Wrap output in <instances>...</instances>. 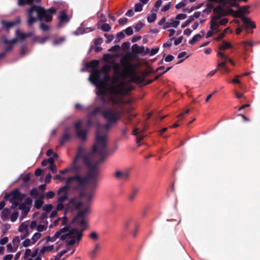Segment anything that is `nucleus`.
<instances>
[{"label": "nucleus", "instance_id": "f03ea898", "mask_svg": "<svg viewBox=\"0 0 260 260\" xmlns=\"http://www.w3.org/2000/svg\"><path fill=\"white\" fill-rule=\"evenodd\" d=\"M120 63L121 66L124 67L122 72L120 71V65L118 63L115 62L114 60L110 61V64L112 66L115 74L117 75L116 78H113L112 83H116L120 78L126 79L128 77L130 78L129 81H142V78L138 76L135 72V66L127 57H123L120 59Z\"/></svg>", "mask_w": 260, "mask_h": 260}, {"label": "nucleus", "instance_id": "cd10ccee", "mask_svg": "<svg viewBox=\"0 0 260 260\" xmlns=\"http://www.w3.org/2000/svg\"><path fill=\"white\" fill-rule=\"evenodd\" d=\"M201 32L202 33V35L200 34H197L194 35L192 38L189 41V43L191 45H193L202 38L204 36V31H202Z\"/></svg>", "mask_w": 260, "mask_h": 260}, {"label": "nucleus", "instance_id": "ddd939ff", "mask_svg": "<svg viewBox=\"0 0 260 260\" xmlns=\"http://www.w3.org/2000/svg\"><path fill=\"white\" fill-rule=\"evenodd\" d=\"M114 176L118 180L126 181L129 180L131 173L128 170H126L124 171L117 170L114 174Z\"/></svg>", "mask_w": 260, "mask_h": 260}, {"label": "nucleus", "instance_id": "6e6552de", "mask_svg": "<svg viewBox=\"0 0 260 260\" xmlns=\"http://www.w3.org/2000/svg\"><path fill=\"white\" fill-rule=\"evenodd\" d=\"M80 151L81 150H79V152H77L72 163L70 165L68 168H67L63 170H59V172L60 173V174H64L69 172L73 173L74 171H76L77 170V164L78 162H79V156H80Z\"/></svg>", "mask_w": 260, "mask_h": 260}, {"label": "nucleus", "instance_id": "c03bdc74", "mask_svg": "<svg viewBox=\"0 0 260 260\" xmlns=\"http://www.w3.org/2000/svg\"><path fill=\"white\" fill-rule=\"evenodd\" d=\"M28 230V225L26 224L24 222L22 223L19 226L18 231L20 232H23L25 231H27Z\"/></svg>", "mask_w": 260, "mask_h": 260}, {"label": "nucleus", "instance_id": "0e129e2a", "mask_svg": "<svg viewBox=\"0 0 260 260\" xmlns=\"http://www.w3.org/2000/svg\"><path fill=\"white\" fill-rule=\"evenodd\" d=\"M84 33H85V28L83 29L82 28L79 27L75 32V34L77 35H81Z\"/></svg>", "mask_w": 260, "mask_h": 260}, {"label": "nucleus", "instance_id": "4c0bfd02", "mask_svg": "<svg viewBox=\"0 0 260 260\" xmlns=\"http://www.w3.org/2000/svg\"><path fill=\"white\" fill-rule=\"evenodd\" d=\"M17 37L21 40H24L25 39V34L21 32L19 29L16 31Z\"/></svg>", "mask_w": 260, "mask_h": 260}, {"label": "nucleus", "instance_id": "f257e3e1", "mask_svg": "<svg viewBox=\"0 0 260 260\" xmlns=\"http://www.w3.org/2000/svg\"><path fill=\"white\" fill-rule=\"evenodd\" d=\"M80 151L79 162L86 168H91L99 170L98 166L104 161L107 154V140L105 136H100L97 134L95 142L90 151L87 152L82 146L78 148L77 152Z\"/></svg>", "mask_w": 260, "mask_h": 260}, {"label": "nucleus", "instance_id": "f8f14e48", "mask_svg": "<svg viewBox=\"0 0 260 260\" xmlns=\"http://www.w3.org/2000/svg\"><path fill=\"white\" fill-rule=\"evenodd\" d=\"M146 129V125L144 124L142 129L135 127L132 132V135L136 136L137 137L136 142L138 144V146H140V144H139L140 142L145 137V135H144L143 133Z\"/></svg>", "mask_w": 260, "mask_h": 260}, {"label": "nucleus", "instance_id": "a18cd8bd", "mask_svg": "<svg viewBox=\"0 0 260 260\" xmlns=\"http://www.w3.org/2000/svg\"><path fill=\"white\" fill-rule=\"evenodd\" d=\"M67 250H63L58 253L56 256H54V260H60V258L64 254L67 253Z\"/></svg>", "mask_w": 260, "mask_h": 260}, {"label": "nucleus", "instance_id": "37998d69", "mask_svg": "<svg viewBox=\"0 0 260 260\" xmlns=\"http://www.w3.org/2000/svg\"><path fill=\"white\" fill-rule=\"evenodd\" d=\"M39 194L38 190L37 188H32L29 192V194L30 196H31L34 198H37Z\"/></svg>", "mask_w": 260, "mask_h": 260}, {"label": "nucleus", "instance_id": "5701e85b", "mask_svg": "<svg viewBox=\"0 0 260 260\" xmlns=\"http://www.w3.org/2000/svg\"><path fill=\"white\" fill-rule=\"evenodd\" d=\"M101 250L100 244L96 243L93 249L89 252V255L92 259H94L96 257L98 252Z\"/></svg>", "mask_w": 260, "mask_h": 260}, {"label": "nucleus", "instance_id": "c9c22d12", "mask_svg": "<svg viewBox=\"0 0 260 260\" xmlns=\"http://www.w3.org/2000/svg\"><path fill=\"white\" fill-rule=\"evenodd\" d=\"M219 23L217 22V21L212 18V20L210 21V29L214 30L215 27H218Z\"/></svg>", "mask_w": 260, "mask_h": 260}, {"label": "nucleus", "instance_id": "6ab92c4d", "mask_svg": "<svg viewBox=\"0 0 260 260\" xmlns=\"http://www.w3.org/2000/svg\"><path fill=\"white\" fill-rule=\"evenodd\" d=\"M87 168H86V169ZM88 169L87 173L85 175L87 181L90 179L98 178L99 174V170L93 169L91 168H87Z\"/></svg>", "mask_w": 260, "mask_h": 260}, {"label": "nucleus", "instance_id": "13d9d810", "mask_svg": "<svg viewBox=\"0 0 260 260\" xmlns=\"http://www.w3.org/2000/svg\"><path fill=\"white\" fill-rule=\"evenodd\" d=\"M104 36L107 39V40L106 41L107 43H109L110 42H111L114 39V36L113 35L105 34Z\"/></svg>", "mask_w": 260, "mask_h": 260}, {"label": "nucleus", "instance_id": "412c9836", "mask_svg": "<svg viewBox=\"0 0 260 260\" xmlns=\"http://www.w3.org/2000/svg\"><path fill=\"white\" fill-rule=\"evenodd\" d=\"M21 21V20L19 18L16 19V20L13 21H7L6 20H2V24L5 27L7 28V29H9L12 27H13L14 25L19 24Z\"/></svg>", "mask_w": 260, "mask_h": 260}, {"label": "nucleus", "instance_id": "393cba45", "mask_svg": "<svg viewBox=\"0 0 260 260\" xmlns=\"http://www.w3.org/2000/svg\"><path fill=\"white\" fill-rule=\"evenodd\" d=\"M11 213L10 210L8 208H4L1 212V217L3 221L8 220L9 215Z\"/></svg>", "mask_w": 260, "mask_h": 260}, {"label": "nucleus", "instance_id": "c85d7f7f", "mask_svg": "<svg viewBox=\"0 0 260 260\" xmlns=\"http://www.w3.org/2000/svg\"><path fill=\"white\" fill-rule=\"evenodd\" d=\"M99 60L96 59L92 60L86 64V67L87 68H89L91 69H95L96 68L99 64Z\"/></svg>", "mask_w": 260, "mask_h": 260}, {"label": "nucleus", "instance_id": "0eeeda50", "mask_svg": "<svg viewBox=\"0 0 260 260\" xmlns=\"http://www.w3.org/2000/svg\"><path fill=\"white\" fill-rule=\"evenodd\" d=\"M96 79H90L91 82L98 89L96 94L99 96L106 95L107 88L105 84V81L101 80L99 76V71L96 72Z\"/></svg>", "mask_w": 260, "mask_h": 260}, {"label": "nucleus", "instance_id": "de8ad7c7", "mask_svg": "<svg viewBox=\"0 0 260 260\" xmlns=\"http://www.w3.org/2000/svg\"><path fill=\"white\" fill-rule=\"evenodd\" d=\"M101 28L105 32L109 31L110 30L111 27L110 25L108 23H104L103 24L101 27Z\"/></svg>", "mask_w": 260, "mask_h": 260}, {"label": "nucleus", "instance_id": "dca6fc26", "mask_svg": "<svg viewBox=\"0 0 260 260\" xmlns=\"http://www.w3.org/2000/svg\"><path fill=\"white\" fill-rule=\"evenodd\" d=\"M4 199L8 200L10 202H12L14 201H18L17 188L13 189L10 192H7L4 196Z\"/></svg>", "mask_w": 260, "mask_h": 260}, {"label": "nucleus", "instance_id": "338daca9", "mask_svg": "<svg viewBox=\"0 0 260 260\" xmlns=\"http://www.w3.org/2000/svg\"><path fill=\"white\" fill-rule=\"evenodd\" d=\"M55 196V193L53 191H49L46 193V198L47 199H52Z\"/></svg>", "mask_w": 260, "mask_h": 260}, {"label": "nucleus", "instance_id": "2f4dec72", "mask_svg": "<svg viewBox=\"0 0 260 260\" xmlns=\"http://www.w3.org/2000/svg\"><path fill=\"white\" fill-rule=\"evenodd\" d=\"M232 47V46L230 43L227 42L225 41H222V44L219 47V49L220 51L224 50L229 48Z\"/></svg>", "mask_w": 260, "mask_h": 260}, {"label": "nucleus", "instance_id": "4be33fe9", "mask_svg": "<svg viewBox=\"0 0 260 260\" xmlns=\"http://www.w3.org/2000/svg\"><path fill=\"white\" fill-rule=\"evenodd\" d=\"M241 20L245 26L247 28H254L256 27V25L254 22L251 21L248 17L242 16L241 18Z\"/></svg>", "mask_w": 260, "mask_h": 260}, {"label": "nucleus", "instance_id": "b1692460", "mask_svg": "<svg viewBox=\"0 0 260 260\" xmlns=\"http://www.w3.org/2000/svg\"><path fill=\"white\" fill-rule=\"evenodd\" d=\"M89 207H86L84 210L80 211L74 217L73 222H77V220L81 217H83L85 214L89 211Z\"/></svg>", "mask_w": 260, "mask_h": 260}, {"label": "nucleus", "instance_id": "aec40b11", "mask_svg": "<svg viewBox=\"0 0 260 260\" xmlns=\"http://www.w3.org/2000/svg\"><path fill=\"white\" fill-rule=\"evenodd\" d=\"M69 128L66 127L64 130L63 134L61 138L59 144L60 145H63L65 143L70 140L71 139V135L68 133Z\"/></svg>", "mask_w": 260, "mask_h": 260}, {"label": "nucleus", "instance_id": "a878e982", "mask_svg": "<svg viewBox=\"0 0 260 260\" xmlns=\"http://www.w3.org/2000/svg\"><path fill=\"white\" fill-rule=\"evenodd\" d=\"M139 191V188L134 187L129 194V196L128 197V200L131 202L133 201L135 199L136 196L138 194Z\"/></svg>", "mask_w": 260, "mask_h": 260}, {"label": "nucleus", "instance_id": "e2e57ef3", "mask_svg": "<svg viewBox=\"0 0 260 260\" xmlns=\"http://www.w3.org/2000/svg\"><path fill=\"white\" fill-rule=\"evenodd\" d=\"M125 32L127 36H131L133 34V30L132 27L129 26L125 29Z\"/></svg>", "mask_w": 260, "mask_h": 260}, {"label": "nucleus", "instance_id": "680f3d73", "mask_svg": "<svg viewBox=\"0 0 260 260\" xmlns=\"http://www.w3.org/2000/svg\"><path fill=\"white\" fill-rule=\"evenodd\" d=\"M128 132V129L126 126L121 129L122 135L126 138H127V134Z\"/></svg>", "mask_w": 260, "mask_h": 260}, {"label": "nucleus", "instance_id": "7c9ffc66", "mask_svg": "<svg viewBox=\"0 0 260 260\" xmlns=\"http://www.w3.org/2000/svg\"><path fill=\"white\" fill-rule=\"evenodd\" d=\"M59 19L60 23H62L64 22H68L69 21V18L66 13L62 11L60 12L59 15Z\"/></svg>", "mask_w": 260, "mask_h": 260}, {"label": "nucleus", "instance_id": "39448f33", "mask_svg": "<svg viewBox=\"0 0 260 260\" xmlns=\"http://www.w3.org/2000/svg\"><path fill=\"white\" fill-rule=\"evenodd\" d=\"M27 25L31 26L38 20L40 21L45 20L46 22H50L52 20V16L47 13L46 10L40 6L34 5L26 11Z\"/></svg>", "mask_w": 260, "mask_h": 260}, {"label": "nucleus", "instance_id": "a211bd4d", "mask_svg": "<svg viewBox=\"0 0 260 260\" xmlns=\"http://www.w3.org/2000/svg\"><path fill=\"white\" fill-rule=\"evenodd\" d=\"M69 205L76 210H79L81 208L82 203L79 201L78 197H75L70 199L69 201Z\"/></svg>", "mask_w": 260, "mask_h": 260}, {"label": "nucleus", "instance_id": "58836bf2", "mask_svg": "<svg viewBox=\"0 0 260 260\" xmlns=\"http://www.w3.org/2000/svg\"><path fill=\"white\" fill-rule=\"evenodd\" d=\"M41 237V234L38 232V233H36L32 236V237L31 238V240H32V242L31 243L32 244H35L37 241Z\"/></svg>", "mask_w": 260, "mask_h": 260}, {"label": "nucleus", "instance_id": "603ef678", "mask_svg": "<svg viewBox=\"0 0 260 260\" xmlns=\"http://www.w3.org/2000/svg\"><path fill=\"white\" fill-rule=\"evenodd\" d=\"M143 9V5L140 3L135 4V12H141Z\"/></svg>", "mask_w": 260, "mask_h": 260}, {"label": "nucleus", "instance_id": "1a4fd4ad", "mask_svg": "<svg viewBox=\"0 0 260 260\" xmlns=\"http://www.w3.org/2000/svg\"><path fill=\"white\" fill-rule=\"evenodd\" d=\"M82 122L79 120L75 124V129L76 133V136L80 140L83 141H86L87 139V134L88 130L87 129H81Z\"/></svg>", "mask_w": 260, "mask_h": 260}, {"label": "nucleus", "instance_id": "49530a36", "mask_svg": "<svg viewBox=\"0 0 260 260\" xmlns=\"http://www.w3.org/2000/svg\"><path fill=\"white\" fill-rule=\"evenodd\" d=\"M26 194L23 193H21L19 191V189L17 188V196H18V201L21 202L24 198L26 197Z\"/></svg>", "mask_w": 260, "mask_h": 260}, {"label": "nucleus", "instance_id": "f3484780", "mask_svg": "<svg viewBox=\"0 0 260 260\" xmlns=\"http://www.w3.org/2000/svg\"><path fill=\"white\" fill-rule=\"evenodd\" d=\"M17 42V40L16 38H14L11 40H9L7 39H4L3 42L6 45L4 51L6 52V53L11 51L13 49V45L16 44Z\"/></svg>", "mask_w": 260, "mask_h": 260}, {"label": "nucleus", "instance_id": "7ed1b4c3", "mask_svg": "<svg viewBox=\"0 0 260 260\" xmlns=\"http://www.w3.org/2000/svg\"><path fill=\"white\" fill-rule=\"evenodd\" d=\"M98 114H102L103 118L107 121V123L103 125H99L95 133L100 136H105L106 138L108 131L119 120L120 113L119 112L113 111L110 109L102 110L101 106L96 107L92 111L88 114V117L90 118Z\"/></svg>", "mask_w": 260, "mask_h": 260}, {"label": "nucleus", "instance_id": "3c124183", "mask_svg": "<svg viewBox=\"0 0 260 260\" xmlns=\"http://www.w3.org/2000/svg\"><path fill=\"white\" fill-rule=\"evenodd\" d=\"M53 206L51 204H46L43 207V210L46 212H50L52 209Z\"/></svg>", "mask_w": 260, "mask_h": 260}, {"label": "nucleus", "instance_id": "473e14b6", "mask_svg": "<svg viewBox=\"0 0 260 260\" xmlns=\"http://www.w3.org/2000/svg\"><path fill=\"white\" fill-rule=\"evenodd\" d=\"M54 246L53 245H50V246H43L40 252V255L43 254L46 251H50L53 249Z\"/></svg>", "mask_w": 260, "mask_h": 260}, {"label": "nucleus", "instance_id": "09e8293b", "mask_svg": "<svg viewBox=\"0 0 260 260\" xmlns=\"http://www.w3.org/2000/svg\"><path fill=\"white\" fill-rule=\"evenodd\" d=\"M18 215L19 212L18 211H15L14 213H13L10 217L11 221L12 222H15L17 220L18 217Z\"/></svg>", "mask_w": 260, "mask_h": 260}, {"label": "nucleus", "instance_id": "ea45409f", "mask_svg": "<svg viewBox=\"0 0 260 260\" xmlns=\"http://www.w3.org/2000/svg\"><path fill=\"white\" fill-rule=\"evenodd\" d=\"M133 222V220L131 218L126 220L123 224V227L124 230H127Z\"/></svg>", "mask_w": 260, "mask_h": 260}, {"label": "nucleus", "instance_id": "5fc2aeb1", "mask_svg": "<svg viewBox=\"0 0 260 260\" xmlns=\"http://www.w3.org/2000/svg\"><path fill=\"white\" fill-rule=\"evenodd\" d=\"M47 225L39 224L37 226V230L39 233L45 231L47 229Z\"/></svg>", "mask_w": 260, "mask_h": 260}, {"label": "nucleus", "instance_id": "423d86ee", "mask_svg": "<svg viewBox=\"0 0 260 260\" xmlns=\"http://www.w3.org/2000/svg\"><path fill=\"white\" fill-rule=\"evenodd\" d=\"M77 168V170L73 172L75 174V175L66 179L64 188L67 187L68 185L70 186L71 183L74 181L77 182L79 187H84L88 182L85 175L87 172L86 168L83 165L81 164V162L78 163Z\"/></svg>", "mask_w": 260, "mask_h": 260}, {"label": "nucleus", "instance_id": "bf43d9fd", "mask_svg": "<svg viewBox=\"0 0 260 260\" xmlns=\"http://www.w3.org/2000/svg\"><path fill=\"white\" fill-rule=\"evenodd\" d=\"M144 25L143 23L142 22H139L136 24V25L135 26V29L136 31H140L142 27H143Z\"/></svg>", "mask_w": 260, "mask_h": 260}, {"label": "nucleus", "instance_id": "9b49d317", "mask_svg": "<svg viewBox=\"0 0 260 260\" xmlns=\"http://www.w3.org/2000/svg\"><path fill=\"white\" fill-rule=\"evenodd\" d=\"M65 185L61 187L57 191V194L59 197L57 199V202H64L69 199L68 191L70 188L69 185L64 188Z\"/></svg>", "mask_w": 260, "mask_h": 260}, {"label": "nucleus", "instance_id": "a19ab883", "mask_svg": "<svg viewBox=\"0 0 260 260\" xmlns=\"http://www.w3.org/2000/svg\"><path fill=\"white\" fill-rule=\"evenodd\" d=\"M193 20V18L190 16L189 17L188 19L182 24L181 27L184 28V27L187 26Z\"/></svg>", "mask_w": 260, "mask_h": 260}, {"label": "nucleus", "instance_id": "864d4df0", "mask_svg": "<svg viewBox=\"0 0 260 260\" xmlns=\"http://www.w3.org/2000/svg\"><path fill=\"white\" fill-rule=\"evenodd\" d=\"M242 44L246 50H248L252 46V42H243Z\"/></svg>", "mask_w": 260, "mask_h": 260}, {"label": "nucleus", "instance_id": "8fccbe9b", "mask_svg": "<svg viewBox=\"0 0 260 260\" xmlns=\"http://www.w3.org/2000/svg\"><path fill=\"white\" fill-rule=\"evenodd\" d=\"M223 9L222 7L220 6H217L216 8L214 9L213 12L215 14H224L223 13Z\"/></svg>", "mask_w": 260, "mask_h": 260}, {"label": "nucleus", "instance_id": "9d476101", "mask_svg": "<svg viewBox=\"0 0 260 260\" xmlns=\"http://www.w3.org/2000/svg\"><path fill=\"white\" fill-rule=\"evenodd\" d=\"M111 69L112 66H111V64H105L101 70L94 69L91 74L89 79H96V74L95 73L96 72L99 71L100 78L101 80H104L102 74L108 75V73H109Z\"/></svg>", "mask_w": 260, "mask_h": 260}, {"label": "nucleus", "instance_id": "4d7b16f0", "mask_svg": "<svg viewBox=\"0 0 260 260\" xmlns=\"http://www.w3.org/2000/svg\"><path fill=\"white\" fill-rule=\"evenodd\" d=\"M10 203H12V205L10 207L11 209H15L17 207H18L20 205L19 201H14Z\"/></svg>", "mask_w": 260, "mask_h": 260}, {"label": "nucleus", "instance_id": "e433bc0d", "mask_svg": "<svg viewBox=\"0 0 260 260\" xmlns=\"http://www.w3.org/2000/svg\"><path fill=\"white\" fill-rule=\"evenodd\" d=\"M156 14L152 13L147 17V21L149 23H152L156 19Z\"/></svg>", "mask_w": 260, "mask_h": 260}, {"label": "nucleus", "instance_id": "69168bd1", "mask_svg": "<svg viewBox=\"0 0 260 260\" xmlns=\"http://www.w3.org/2000/svg\"><path fill=\"white\" fill-rule=\"evenodd\" d=\"M171 3L169 2L168 4L165 5L161 9L162 12H166L169 10L171 8Z\"/></svg>", "mask_w": 260, "mask_h": 260}, {"label": "nucleus", "instance_id": "052dcab7", "mask_svg": "<svg viewBox=\"0 0 260 260\" xmlns=\"http://www.w3.org/2000/svg\"><path fill=\"white\" fill-rule=\"evenodd\" d=\"M130 43L129 42H125L122 43L121 45V48L123 50H126L129 48Z\"/></svg>", "mask_w": 260, "mask_h": 260}, {"label": "nucleus", "instance_id": "2eb2a0df", "mask_svg": "<svg viewBox=\"0 0 260 260\" xmlns=\"http://www.w3.org/2000/svg\"><path fill=\"white\" fill-rule=\"evenodd\" d=\"M32 203V200L29 198L27 197L26 198L24 202L23 203H20V205L19 207H18V209L19 210H21L22 211H30V206L31 205Z\"/></svg>", "mask_w": 260, "mask_h": 260}, {"label": "nucleus", "instance_id": "4468645a", "mask_svg": "<svg viewBox=\"0 0 260 260\" xmlns=\"http://www.w3.org/2000/svg\"><path fill=\"white\" fill-rule=\"evenodd\" d=\"M85 228H83L80 231L78 229L73 228L69 230L68 233V236L71 238H77L78 241H80L82 237V232L85 230Z\"/></svg>", "mask_w": 260, "mask_h": 260}, {"label": "nucleus", "instance_id": "f704fd0d", "mask_svg": "<svg viewBox=\"0 0 260 260\" xmlns=\"http://www.w3.org/2000/svg\"><path fill=\"white\" fill-rule=\"evenodd\" d=\"M98 178H95L90 179L88 181V182H89V184L92 188H95L98 186Z\"/></svg>", "mask_w": 260, "mask_h": 260}, {"label": "nucleus", "instance_id": "c756f323", "mask_svg": "<svg viewBox=\"0 0 260 260\" xmlns=\"http://www.w3.org/2000/svg\"><path fill=\"white\" fill-rule=\"evenodd\" d=\"M230 11L232 14V15L234 17H239V18H240V19H241L242 17L244 16V12L243 10H242L241 9H240L239 10L236 11H234L232 9H231Z\"/></svg>", "mask_w": 260, "mask_h": 260}, {"label": "nucleus", "instance_id": "bb28decb", "mask_svg": "<svg viewBox=\"0 0 260 260\" xmlns=\"http://www.w3.org/2000/svg\"><path fill=\"white\" fill-rule=\"evenodd\" d=\"M133 52L138 54L142 53L144 52L145 48L144 46H139L137 44H135L132 46V47Z\"/></svg>", "mask_w": 260, "mask_h": 260}, {"label": "nucleus", "instance_id": "72a5a7b5", "mask_svg": "<svg viewBox=\"0 0 260 260\" xmlns=\"http://www.w3.org/2000/svg\"><path fill=\"white\" fill-rule=\"evenodd\" d=\"M43 198V197H42L40 199H38L35 201L34 206L36 208L40 209L42 207L43 204H44V202L42 200Z\"/></svg>", "mask_w": 260, "mask_h": 260}, {"label": "nucleus", "instance_id": "20e7f679", "mask_svg": "<svg viewBox=\"0 0 260 260\" xmlns=\"http://www.w3.org/2000/svg\"><path fill=\"white\" fill-rule=\"evenodd\" d=\"M134 89L131 85H125L123 82H120L116 85H113L110 90L111 96L108 100L106 96H99L100 101L103 105L106 106L111 102L114 105L120 106L124 104V101L122 98L128 94Z\"/></svg>", "mask_w": 260, "mask_h": 260}, {"label": "nucleus", "instance_id": "6e6d98bb", "mask_svg": "<svg viewBox=\"0 0 260 260\" xmlns=\"http://www.w3.org/2000/svg\"><path fill=\"white\" fill-rule=\"evenodd\" d=\"M10 228V225L8 223H6L3 225V228L2 229L3 235H4L7 233Z\"/></svg>", "mask_w": 260, "mask_h": 260}, {"label": "nucleus", "instance_id": "774afa93", "mask_svg": "<svg viewBox=\"0 0 260 260\" xmlns=\"http://www.w3.org/2000/svg\"><path fill=\"white\" fill-rule=\"evenodd\" d=\"M40 28L43 31H47L49 29V27L48 25H46L43 22H41L40 25Z\"/></svg>", "mask_w": 260, "mask_h": 260}, {"label": "nucleus", "instance_id": "79ce46f5", "mask_svg": "<svg viewBox=\"0 0 260 260\" xmlns=\"http://www.w3.org/2000/svg\"><path fill=\"white\" fill-rule=\"evenodd\" d=\"M20 240L18 236H15L14 237L12 242L14 246H16L15 250H16L18 247L19 244L20 243Z\"/></svg>", "mask_w": 260, "mask_h": 260}]
</instances>
